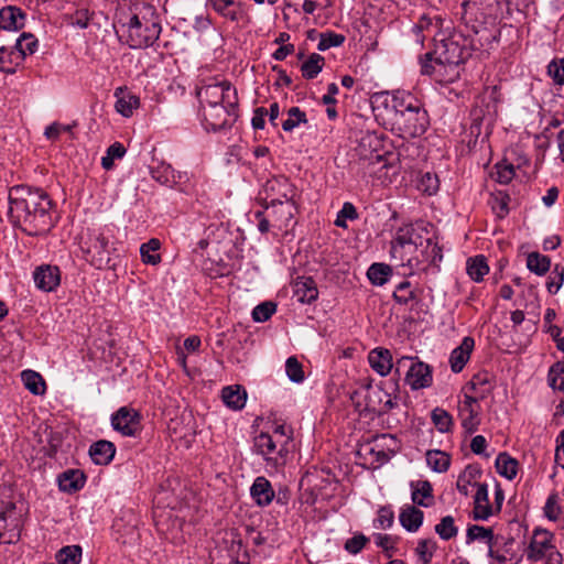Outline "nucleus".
Segmentation results:
<instances>
[{
    "instance_id": "9d476101",
    "label": "nucleus",
    "mask_w": 564,
    "mask_h": 564,
    "mask_svg": "<svg viewBox=\"0 0 564 564\" xmlns=\"http://www.w3.org/2000/svg\"><path fill=\"white\" fill-rule=\"evenodd\" d=\"M200 106L229 104L230 106H238L239 98L237 89L229 80H220L203 85L196 91Z\"/></svg>"
},
{
    "instance_id": "e433bc0d",
    "label": "nucleus",
    "mask_w": 564,
    "mask_h": 564,
    "mask_svg": "<svg viewBox=\"0 0 564 564\" xmlns=\"http://www.w3.org/2000/svg\"><path fill=\"white\" fill-rule=\"evenodd\" d=\"M496 469L499 475L509 480L516 478L519 468V462L512 458L508 453L503 452L498 454L496 458Z\"/></svg>"
},
{
    "instance_id": "c85d7f7f",
    "label": "nucleus",
    "mask_w": 564,
    "mask_h": 564,
    "mask_svg": "<svg viewBox=\"0 0 564 564\" xmlns=\"http://www.w3.org/2000/svg\"><path fill=\"white\" fill-rule=\"evenodd\" d=\"M116 454V446L112 442L100 440L89 447V456L96 465L106 466L111 463Z\"/></svg>"
},
{
    "instance_id": "4be33fe9",
    "label": "nucleus",
    "mask_w": 564,
    "mask_h": 564,
    "mask_svg": "<svg viewBox=\"0 0 564 564\" xmlns=\"http://www.w3.org/2000/svg\"><path fill=\"white\" fill-rule=\"evenodd\" d=\"M475 347V339L470 336L463 338L460 345L452 350L449 356L451 369L454 373H459L468 362Z\"/></svg>"
},
{
    "instance_id": "69168bd1",
    "label": "nucleus",
    "mask_w": 564,
    "mask_h": 564,
    "mask_svg": "<svg viewBox=\"0 0 564 564\" xmlns=\"http://www.w3.org/2000/svg\"><path fill=\"white\" fill-rule=\"evenodd\" d=\"M495 169H496V175H497L496 180L500 184H509L516 175V170H514L513 164L508 163L506 160L498 162L495 165Z\"/></svg>"
},
{
    "instance_id": "c03bdc74",
    "label": "nucleus",
    "mask_w": 564,
    "mask_h": 564,
    "mask_svg": "<svg viewBox=\"0 0 564 564\" xmlns=\"http://www.w3.org/2000/svg\"><path fill=\"white\" fill-rule=\"evenodd\" d=\"M458 417L465 433L473 434L478 430L480 424L479 409H458Z\"/></svg>"
},
{
    "instance_id": "39448f33",
    "label": "nucleus",
    "mask_w": 564,
    "mask_h": 564,
    "mask_svg": "<svg viewBox=\"0 0 564 564\" xmlns=\"http://www.w3.org/2000/svg\"><path fill=\"white\" fill-rule=\"evenodd\" d=\"M468 44V35L465 31L454 30L448 36L440 40L434 54L441 63L464 64L473 55Z\"/></svg>"
},
{
    "instance_id": "f257e3e1",
    "label": "nucleus",
    "mask_w": 564,
    "mask_h": 564,
    "mask_svg": "<svg viewBox=\"0 0 564 564\" xmlns=\"http://www.w3.org/2000/svg\"><path fill=\"white\" fill-rule=\"evenodd\" d=\"M8 199L11 224L26 235L41 236L54 227V203L43 188L15 185L9 189Z\"/></svg>"
},
{
    "instance_id": "774afa93",
    "label": "nucleus",
    "mask_w": 564,
    "mask_h": 564,
    "mask_svg": "<svg viewBox=\"0 0 564 564\" xmlns=\"http://www.w3.org/2000/svg\"><path fill=\"white\" fill-rule=\"evenodd\" d=\"M547 74L556 85H564V57L552 59L547 65Z\"/></svg>"
},
{
    "instance_id": "338daca9",
    "label": "nucleus",
    "mask_w": 564,
    "mask_h": 564,
    "mask_svg": "<svg viewBox=\"0 0 564 564\" xmlns=\"http://www.w3.org/2000/svg\"><path fill=\"white\" fill-rule=\"evenodd\" d=\"M436 549V543L432 540H420L415 549L416 554L423 564H430Z\"/></svg>"
},
{
    "instance_id": "20e7f679",
    "label": "nucleus",
    "mask_w": 564,
    "mask_h": 564,
    "mask_svg": "<svg viewBox=\"0 0 564 564\" xmlns=\"http://www.w3.org/2000/svg\"><path fill=\"white\" fill-rule=\"evenodd\" d=\"M85 259L98 270L110 269L111 243L104 229H87L79 241Z\"/></svg>"
},
{
    "instance_id": "ddd939ff",
    "label": "nucleus",
    "mask_w": 564,
    "mask_h": 564,
    "mask_svg": "<svg viewBox=\"0 0 564 564\" xmlns=\"http://www.w3.org/2000/svg\"><path fill=\"white\" fill-rule=\"evenodd\" d=\"M468 35V45L474 52L489 53L492 48L494 43H498L500 39V30L492 31L488 29L484 22L469 23L468 28H465Z\"/></svg>"
},
{
    "instance_id": "3c124183",
    "label": "nucleus",
    "mask_w": 564,
    "mask_h": 564,
    "mask_svg": "<svg viewBox=\"0 0 564 564\" xmlns=\"http://www.w3.org/2000/svg\"><path fill=\"white\" fill-rule=\"evenodd\" d=\"M82 557V547L79 545H67L62 547L56 554L58 564H78Z\"/></svg>"
},
{
    "instance_id": "4c0bfd02",
    "label": "nucleus",
    "mask_w": 564,
    "mask_h": 564,
    "mask_svg": "<svg viewBox=\"0 0 564 564\" xmlns=\"http://www.w3.org/2000/svg\"><path fill=\"white\" fill-rule=\"evenodd\" d=\"M21 379L24 387L34 395H42L45 393L46 384L43 377L33 370H23Z\"/></svg>"
},
{
    "instance_id": "09e8293b",
    "label": "nucleus",
    "mask_w": 564,
    "mask_h": 564,
    "mask_svg": "<svg viewBox=\"0 0 564 564\" xmlns=\"http://www.w3.org/2000/svg\"><path fill=\"white\" fill-rule=\"evenodd\" d=\"M438 67L436 70V82L441 84H449L454 83L459 78L460 72L459 66L462 64H447V63H441L438 61Z\"/></svg>"
},
{
    "instance_id": "423d86ee",
    "label": "nucleus",
    "mask_w": 564,
    "mask_h": 564,
    "mask_svg": "<svg viewBox=\"0 0 564 564\" xmlns=\"http://www.w3.org/2000/svg\"><path fill=\"white\" fill-rule=\"evenodd\" d=\"M253 448L258 455H261L267 466L278 470L286 464L290 453L289 447L282 444L279 438L269 433L261 432L253 440Z\"/></svg>"
},
{
    "instance_id": "79ce46f5",
    "label": "nucleus",
    "mask_w": 564,
    "mask_h": 564,
    "mask_svg": "<svg viewBox=\"0 0 564 564\" xmlns=\"http://www.w3.org/2000/svg\"><path fill=\"white\" fill-rule=\"evenodd\" d=\"M324 65L325 58L317 53H313L301 65L302 76L305 79H313L322 72Z\"/></svg>"
},
{
    "instance_id": "0e129e2a",
    "label": "nucleus",
    "mask_w": 564,
    "mask_h": 564,
    "mask_svg": "<svg viewBox=\"0 0 564 564\" xmlns=\"http://www.w3.org/2000/svg\"><path fill=\"white\" fill-rule=\"evenodd\" d=\"M345 42V36L335 32L322 33L317 44L318 51H326L330 47L340 46Z\"/></svg>"
},
{
    "instance_id": "393cba45",
    "label": "nucleus",
    "mask_w": 564,
    "mask_h": 564,
    "mask_svg": "<svg viewBox=\"0 0 564 564\" xmlns=\"http://www.w3.org/2000/svg\"><path fill=\"white\" fill-rule=\"evenodd\" d=\"M25 24V13L22 9L13 6L0 10V29L6 31H18Z\"/></svg>"
},
{
    "instance_id": "f8f14e48",
    "label": "nucleus",
    "mask_w": 564,
    "mask_h": 564,
    "mask_svg": "<svg viewBox=\"0 0 564 564\" xmlns=\"http://www.w3.org/2000/svg\"><path fill=\"white\" fill-rule=\"evenodd\" d=\"M406 90H395L393 93H376L371 97V107L377 120H382V124H389V118L395 115L401 106Z\"/></svg>"
},
{
    "instance_id": "bf43d9fd",
    "label": "nucleus",
    "mask_w": 564,
    "mask_h": 564,
    "mask_svg": "<svg viewBox=\"0 0 564 564\" xmlns=\"http://www.w3.org/2000/svg\"><path fill=\"white\" fill-rule=\"evenodd\" d=\"M289 118L283 121L282 129L284 131H292L300 123H306L307 118L306 113L301 110L299 107H292L288 111Z\"/></svg>"
},
{
    "instance_id": "6e6552de",
    "label": "nucleus",
    "mask_w": 564,
    "mask_h": 564,
    "mask_svg": "<svg viewBox=\"0 0 564 564\" xmlns=\"http://www.w3.org/2000/svg\"><path fill=\"white\" fill-rule=\"evenodd\" d=\"M408 368L405 381L412 390L429 388L433 382V369L417 357L403 356L395 362V372Z\"/></svg>"
},
{
    "instance_id": "4d7b16f0",
    "label": "nucleus",
    "mask_w": 564,
    "mask_h": 564,
    "mask_svg": "<svg viewBox=\"0 0 564 564\" xmlns=\"http://www.w3.org/2000/svg\"><path fill=\"white\" fill-rule=\"evenodd\" d=\"M126 154V148L120 142L112 143L106 152V155L101 158V166L109 171L113 167V161L121 159Z\"/></svg>"
},
{
    "instance_id": "dca6fc26",
    "label": "nucleus",
    "mask_w": 564,
    "mask_h": 564,
    "mask_svg": "<svg viewBox=\"0 0 564 564\" xmlns=\"http://www.w3.org/2000/svg\"><path fill=\"white\" fill-rule=\"evenodd\" d=\"M395 442L397 440L393 435L381 434L372 440V446L368 445L365 447L367 454L371 456V465L373 468H379L391 459L395 454V451L391 447V443L395 444Z\"/></svg>"
},
{
    "instance_id": "f3484780",
    "label": "nucleus",
    "mask_w": 564,
    "mask_h": 564,
    "mask_svg": "<svg viewBox=\"0 0 564 564\" xmlns=\"http://www.w3.org/2000/svg\"><path fill=\"white\" fill-rule=\"evenodd\" d=\"M263 212L272 220L273 229L282 231L288 229L295 213L297 212L295 203L285 204H263Z\"/></svg>"
},
{
    "instance_id": "7ed1b4c3",
    "label": "nucleus",
    "mask_w": 564,
    "mask_h": 564,
    "mask_svg": "<svg viewBox=\"0 0 564 564\" xmlns=\"http://www.w3.org/2000/svg\"><path fill=\"white\" fill-rule=\"evenodd\" d=\"M391 130L403 139L424 134L430 126V117L423 102L408 91L394 116L389 118Z\"/></svg>"
},
{
    "instance_id": "13d9d810",
    "label": "nucleus",
    "mask_w": 564,
    "mask_h": 564,
    "mask_svg": "<svg viewBox=\"0 0 564 564\" xmlns=\"http://www.w3.org/2000/svg\"><path fill=\"white\" fill-rule=\"evenodd\" d=\"M174 169L166 163H160L158 166L151 167V176L162 185L170 186L173 181Z\"/></svg>"
},
{
    "instance_id": "864d4df0",
    "label": "nucleus",
    "mask_w": 564,
    "mask_h": 564,
    "mask_svg": "<svg viewBox=\"0 0 564 564\" xmlns=\"http://www.w3.org/2000/svg\"><path fill=\"white\" fill-rule=\"evenodd\" d=\"M224 18L230 20L236 23H248L250 21V17L248 14V10L245 3L237 1L235 7H230V9H226L220 13Z\"/></svg>"
},
{
    "instance_id": "72a5a7b5",
    "label": "nucleus",
    "mask_w": 564,
    "mask_h": 564,
    "mask_svg": "<svg viewBox=\"0 0 564 564\" xmlns=\"http://www.w3.org/2000/svg\"><path fill=\"white\" fill-rule=\"evenodd\" d=\"M424 513L414 506H408L401 510L399 520L409 532H416L423 523Z\"/></svg>"
},
{
    "instance_id": "a211bd4d",
    "label": "nucleus",
    "mask_w": 564,
    "mask_h": 564,
    "mask_svg": "<svg viewBox=\"0 0 564 564\" xmlns=\"http://www.w3.org/2000/svg\"><path fill=\"white\" fill-rule=\"evenodd\" d=\"M554 546L553 534L547 530L536 528L533 531V535L527 551V557L529 561L538 562L542 560Z\"/></svg>"
},
{
    "instance_id": "ea45409f",
    "label": "nucleus",
    "mask_w": 564,
    "mask_h": 564,
    "mask_svg": "<svg viewBox=\"0 0 564 564\" xmlns=\"http://www.w3.org/2000/svg\"><path fill=\"white\" fill-rule=\"evenodd\" d=\"M476 540L484 541L489 549L495 543L494 530L478 524L469 525L466 532V543L470 544Z\"/></svg>"
},
{
    "instance_id": "6e6d98bb",
    "label": "nucleus",
    "mask_w": 564,
    "mask_h": 564,
    "mask_svg": "<svg viewBox=\"0 0 564 564\" xmlns=\"http://www.w3.org/2000/svg\"><path fill=\"white\" fill-rule=\"evenodd\" d=\"M140 106V99L135 95H124L116 101V110L123 117H130L134 109Z\"/></svg>"
},
{
    "instance_id": "5fc2aeb1",
    "label": "nucleus",
    "mask_w": 564,
    "mask_h": 564,
    "mask_svg": "<svg viewBox=\"0 0 564 564\" xmlns=\"http://www.w3.org/2000/svg\"><path fill=\"white\" fill-rule=\"evenodd\" d=\"M14 51L23 53V61L28 54H33L37 47V40L31 33H22L12 46Z\"/></svg>"
},
{
    "instance_id": "052dcab7",
    "label": "nucleus",
    "mask_w": 564,
    "mask_h": 564,
    "mask_svg": "<svg viewBox=\"0 0 564 564\" xmlns=\"http://www.w3.org/2000/svg\"><path fill=\"white\" fill-rule=\"evenodd\" d=\"M564 282V267L560 263L555 264L551 271L546 289L551 294H556Z\"/></svg>"
},
{
    "instance_id": "a19ab883",
    "label": "nucleus",
    "mask_w": 564,
    "mask_h": 564,
    "mask_svg": "<svg viewBox=\"0 0 564 564\" xmlns=\"http://www.w3.org/2000/svg\"><path fill=\"white\" fill-rule=\"evenodd\" d=\"M431 420L440 433H451L454 426L452 414L443 408H435L431 412Z\"/></svg>"
},
{
    "instance_id": "412c9836",
    "label": "nucleus",
    "mask_w": 564,
    "mask_h": 564,
    "mask_svg": "<svg viewBox=\"0 0 564 564\" xmlns=\"http://www.w3.org/2000/svg\"><path fill=\"white\" fill-rule=\"evenodd\" d=\"M112 534L115 540L122 545L137 544L140 534L135 519L132 516H130L128 519H116L112 524Z\"/></svg>"
},
{
    "instance_id": "a878e982",
    "label": "nucleus",
    "mask_w": 564,
    "mask_h": 564,
    "mask_svg": "<svg viewBox=\"0 0 564 564\" xmlns=\"http://www.w3.org/2000/svg\"><path fill=\"white\" fill-rule=\"evenodd\" d=\"M368 361L370 367L382 377L389 375L393 367L390 350L382 347L372 349L368 355Z\"/></svg>"
},
{
    "instance_id": "9b49d317",
    "label": "nucleus",
    "mask_w": 564,
    "mask_h": 564,
    "mask_svg": "<svg viewBox=\"0 0 564 564\" xmlns=\"http://www.w3.org/2000/svg\"><path fill=\"white\" fill-rule=\"evenodd\" d=\"M262 194L261 200L263 204L295 203L296 187L288 177L279 175L265 182Z\"/></svg>"
},
{
    "instance_id": "b1692460",
    "label": "nucleus",
    "mask_w": 564,
    "mask_h": 564,
    "mask_svg": "<svg viewBox=\"0 0 564 564\" xmlns=\"http://www.w3.org/2000/svg\"><path fill=\"white\" fill-rule=\"evenodd\" d=\"M250 496L257 506L263 508L273 501L275 492L271 482L265 477L259 476L250 487Z\"/></svg>"
},
{
    "instance_id": "680f3d73",
    "label": "nucleus",
    "mask_w": 564,
    "mask_h": 564,
    "mask_svg": "<svg viewBox=\"0 0 564 564\" xmlns=\"http://www.w3.org/2000/svg\"><path fill=\"white\" fill-rule=\"evenodd\" d=\"M276 311V304L273 302H263L257 305L252 311V319L258 323L267 322Z\"/></svg>"
},
{
    "instance_id": "c9c22d12",
    "label": "nucleus",
    "mask_w": 564,
    "mask_h": 564,
    "mask_svg": "<svg viewBox=\"0 0 564 564\" xmlns=\"http://www.w3.org/2000/svg\"><path fill=\"white\" fill-rule=\"evenodd\" d=\"M514 543L513 539H508L502 546V550L495 549V543L488 549V556L494 560L490 564H506L507 562L514 561L518 564L520 558H516V554L511 551Z\"/></svg>"
},
{
    "instance_id": "473e14b6",
    "label": "nucleus",
    "mask_w": 564,
    "mask_h": 564,
    "mask_svg": "<svg viewBox=\"0 0 564 564\" xmlns=\"http://www.w3.org/2000/svg\"><path fill=\"white\" fill-rule=\"evenodd\" d=\"M412 501L421 507H430L433 502V488L429 480L411 482Z\"/></svg>"
},
{
    "instance_id": "de8ad7c7",
    "label": "nucleus",
    "mask_w": 564,
    "mask_h": 564,
    "mask_svg": "<svg viewBox=\"0 0 564 564\" xmlns=\"http://www.w3.org/2000/svg\"><path fill=\"white\" fill-rule=\"evenodd\" d=\"M551 267V260L549 257L541 254L539 252H531L527 257V268L538 274H545Z\"/></svg>"
},
{
    "instance_id": "1a4fd4ad",
    "label": "nucleus",
    "mask_w": 564,
    "mask_h": 564,
    "mask_svg": "<svg viewBox=\"0 0 564 564\" xmlns=\"http://www.w3.org/2000/svg\"><path fill=\"white\" fill-rule=\"evenodd\" d=\"M423 232L429 234L424 228L423 223L405 224L401 226L391 241L390 252L392 258L399 259L403 262L405 260V254L403 252L405 247L409 246L417 249L423 246V242L425 241Z\"/></svg>"
},
{
    "instance_id": "603ef678",
    "label": "nucleus",
    "mask_w": 564,
    "mask_h": 564,
    "mask_svg": "<svg viewBox=\"0 0 564 564\" xmlns=\"http://www.w3.org/2000/svg\"><path fill=\"white\" fill-rule=\"evenodd\" d=\"M547 382L553 390L564 391V361H557L551 366Z\"/></svg>"
},
{
    "instance_id": "0eeeda50",
    "label": "nucleus",
    "mask_w": 564,
    "mask_h": 564,
    "mask_svg": "<svg viewBox=\"0 0 564 564\" xmlns=\"http://www.w3.org/2000/svg\"><path fill=\"white\" fill-rule=\"evenodd\" d=\"M239 105L217 104L200 106L202 123L206 130L219 131L230 128L239 117Z\"/></svg>"
},
{
    "instance_id": "37998d69",
    "label": "nucleus",
    "mask_w": 564,
    "mask_h": 564,
    "mask_svg": "<svg viewBox=\"0 0 564 564\" xmlns=\"http://www.w3.org/2000/svg\"><path fill=\"white\" fill-rule=\"evenodd\" d=\"M427 465L436 473H445L449 468L451 457L440 449H431L426 453Z\"/></svg>"
},
{
    "instance_id": "49530a36",
    "label": "nucleus",
    "mask_w": 564,
    "mask_h": 564,
    "mask_svg": "<svg viewBox=\"0 0 564 564\" xmlns=\"http://www.w3.org/2000/svg\"><path fill=\"white\" fill-rule=\"evenodd\" d=\"M160 240L152 238L140 247L141 259L145 264L156 265L161 262V256L156 252L160 249Z\"/></svg>"
},
{
    "instance_id": "8fccbe9b",
    "label": "nucleus",
    "mask_w": 564,
    "mask_h": 564,
    "mask_svg": "<svg viewBox=\"0 0 564 564\" xmlns=\"http://www.w3.org/2000/svg\"><path fill=\"white\" fill-rule=\"evenodd\" d=\"M435 532L442 540L448 541L454 539L458 533V528L455 525L454 518L452 516L443 517L440 523L435 525Z\"/></svg>"
},
{
    "instance_id": "aec40b11",
    "label": "nucleus",
    "mask_w": 564,
    "mask_h": 564,
    "mask_svg": "<svg viewBox=\"0 0 564 564\" xmlns=\"http://www.w3.org/2000/svg\"><path fill=\"white\" fill-rule=\"evenodd\" d=\"M397 406V402H394L391 398V394L388 393L383 388L376 387L375 389H370L366 397V406L365 409L368 412L376 413L377 415L387 414L389 411Z\"/></svg>"
},
{
    "instance_id": "cd10ccee",
    "label": "nucleus",
    "mask_w": 564,
    "mask_h": 564,
    "mask_svg": "<svg viewBox=\"0 0 564 564\" xmlns=\"http://www.w3.org/2000/svg\"><path fill=\"white\" fill-rule=\"evenodd\" d=\"M57 481L62 491L74 494L85 486L86 475L79 469H67L58 475Z\"/></svg>"
},
{
    "instance_id": "58836bf2",
    "label": "nucleus",
    "mask_w": 564,
    "mask_h": 564,
    "mask_svg": "<svg viewBox=\"0 0 564 564\" xmlns=\"http://www.w3.org/2000/svg\"><path fill=\"white\" fill-rule=\"evenodd\" d=\"M391 275L392 268L386 263H372L367 271V276L371 284L378 286L386 284Z\"/></svg>"
},
{
    "instance_id": "5701e85b",
    "label": "nucleus",
    "mask_w": 564,
    "mask_h": 564,
    "mask_svg": "<svg viewBox=\"0 0 564 564\" xmlns=\"http://www.w3.org/2000/svg\"><path fill=\"white\" fill-rule=\"evenodd\" d=\"M293 293L299 302L312 304L318 297V289L312 276H297L293 283Z\"/></svg>"
},
{
    "instance_id": "f704fd0d",
    "label": "nucleus",
    "mask_w": 564,
    "mask_h": 564,
    "mask_svg": "<svg viewBox=\"0 0 564 564\" xmlns=\"http://www.w3.org/2000/svg\"><path fill=\"white\" fill-rule=\"evenodd\" d=\"M466 271L473 281L477 283L481 282L484 276L489 272L487 258L484 254L468 258L466 262Z\"/></svg>"
},
{
    "instance_id": "c756f323",
    "label": "nucleus",
    "mask_w": 564,
    "mask_h": 564,
    "mask_svg": "<svg viewBox=\"0 0 564 564\" xmlns=\"http://www.w3.org/2000/svg\"><path fill=\"white\" fill-rule=\"evenodd\" d=\"M468 386L481 400H484L495 388L494 376L486 370L479 371L471 377Z\"/></svg>"
},
{
    "instance_id": "bb28decb",
    "label": "nucleus",
    "mask_w": 564,
    "mask_h": 564,
    "mask_svg": "<svg viewBox=\"0 0 564 564\" xmlns=\"http://www.w3.org/2000/svg\"><path fill=\"white\" fill-rule=\"evenodd\" d=\"M499 6V0H465L462 3V21L465 28L469 26L473 22V15L476 11H484V13L491 14L492 8Z\"/></svg>"
},
{
    "instance_id": "2eb2a0df",
    "label": "nucleus",
    "mask_w": 564,
    "mask_h": 564,
    "mask_svg": "<svg viewBox=\"0 0 564 564\" xmlns=\"http://www.w3.org/2000/svg\"><path fill=\"white\" fill-rule=\"evenodd\" d=\"M111 425L123 436H137L141 432V415L131 408L122 406L111 415Z\"/></svg>"
},
{
    "instance_id": "a18cd8bd",
    "label": "nucleus",
    "mask_w": 564,
    "mask_h": 564,
    "mask_svg": "<svg viewBox=\"0 0 564 564\" xmlns=\"http://www.w3.org/2000/svg\"><path fill=\"white\" fill-rule=\"evenodd\" d=\"M393 300L401 305H406L411 301H419V294L416 292V289L411 285V283L406 280L400 282L393 294Z\"/></svg>"
},
{
    "instance_id": "e2e57ef3",
    "label": "nucleus",
    "mask_w": 564,
    "mask_h": 564,
    "mask_svg": "<svg viewBox=\"0 0 564 564\" xmlns=\"http://www.w3.org/2000/svg\"><path fill=\"white\" fill-rule=\"evenodd\" d=\"M173 181H171L170 187H176L181 192L189 193L194 184L192 177L186 171H173Z\"/></svg>"
},
{
    "instance_id": "2f4dec72",
    "label": "nucleus",
    "mask_w": 564,
    "mask_h": 564,
    "mask_svg": "<svg viewBox=\"0 0 564 564\" xmlns=\"http://www.w3.org/2000/svg\"><path fill=\"white\" fill-rule=\"evenodd\" d=\"M22 63V52L14 51L12 46H0V72L12 75Z\"/></svg>"
},
{
    "instance_id": "7c9ffc66",
    "label": "nucleus",
    "mask_w": 564,
    "mask_h": 564,
    "mask_svg": "<svg viewBox=\"0 0 564 564\" xmlns=\"http://www.w3.org/2000/svg\"><path fill=\"white\" fill-rule=\"evenodd\" d=\"M224 403L232 410H241L247 401V391L240 384L228 386L221 390Z\"/></svg>"
},
{
    "instance_id": "6ab92c4d",
    "label": "nucleus",
    "mask_w": 564,
    "mask_h": 564,
    "mask_svg": "<svg viewBox=\"0 0 564 564\" xmlns=\"http://www.w3.org/2000/svg\"><path fill=\"white\" fill-rule=\"evenodd\" d=\"M35 286L43 292H53L61 284V270L57 265L41 264L33 271Z\"/></svg>"
},
{
    "instance_id": "4468645a",
    "label": "nucleus",
    "mask_w": 564,
    "mask_h": 564,
    "mask_svg": "<svg viewBox=\"0 0 564 564\" xmlns=\"http://www.w3.org/2000/svg\"><path fill=\"white\" fill-rule=\"evenodd\" d=\"M356 152L361 160H367L370 164L381 162L384 154L382 135L375 131L361 132Z\"/></svg>"
},
{
    "instance_id": "f03ea898",
    "label": "nucleus",
    "mask_w": 564,
    "mask_h": 564,
    "mask_svg": "<svg viewBox=\"0 0 564 564\" xmlns=\"http://www.w3.org/2000/svg\"><path fill=\"white\" fill-rule=\"evenodd\" d=\"M161 30L155 7L144 1L133 3L129 14L115 23L119 41L131 48L152 46L159 40Z\"/></svg>"
}]
</instances>
